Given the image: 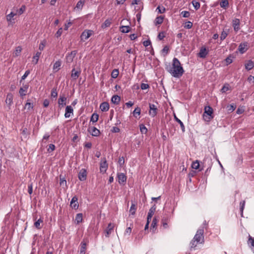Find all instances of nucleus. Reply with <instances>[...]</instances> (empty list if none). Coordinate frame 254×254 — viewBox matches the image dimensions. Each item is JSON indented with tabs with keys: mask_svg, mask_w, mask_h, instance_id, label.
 I'll list each match as a JSON object with an SVG mask.
<instances>
[{
	"mask_svg": "<svg viewBox=\"0 0 254 254\" xmlns=\"http://www.w3.org/2000/svg\"><path fill=\"white\" fill-rule=\"evenodd\" d=\"M111 24V20H109V19H106L104 23L102 24V28H105V27H109Z\"/></svg>",
	"mask_w": 254,
	"mask_h": 254,
	"instance_id": "79ce46f5",
	"label": "nucleus"
},
{
	"mask_svg": "<svg viewBox=\"0 0 254 254\" xmlns=\"http://www.w3.org/2000/svg\"><path fill=\"white\" fill-rule=\"evenodd\" d=\"M26 6L25 5H22L19 9H17L16 10L15 13H17V14L18 15H20L26 10Z\"/></svg>",
	"mask_w": 254,
	"mask_h": 254,
	"instance_id": "2f4dec72",
	"label": "nucleus"
},
{
	"mask_svg": "<svg viewBox=\"0 0 254 254\" xmlns=\"http://www.w3.org/2000/svg\"><path fill=\"white\" fill-rule=\"evenodd\" d=\"M120 97L117 95L113 96L111 98V102L116 105H118L120 102Z\"/></svg>",
	"mask_w": 254,
	"mask_h": 254,
	"instance_id": "4be33fe9",
	"label": "nucleus"
},
{
	"mask_svg": "<svg viewBox=\"0 0 254 254\" xmlns=\"http://www.w3.org/2000/svg\"><path fill=\"white\" fill-rule=\"evenodd\" d=\"M46 42L45 40H43V41H42L40 45H39V49L40 50V51H43L45 47V45H46Z\"/></svg>",
	"mask_w": 254,
	"mask_h": 254,
	"instance_id": "603ef678",
	"label": "nucleus"
},
{
	"mask_svg": "<svg viewBox=\"0 0 254 254\" xmlns=\"http://www.w3.org/2000/svg\"><path fill=\"white\" fill-rule=\"evenodd\" d=\"M62 32H63V28H59L58 29V30L57 31V32H56V33L55 34V36L57 38L60 37L61 36Z\"/></svg>",
	"mask_w": 254,
	"mask_h": 254,
	"instance_id": "e2e57ef3",
	"label": "nucleus"
},
{
	"mask_svg": "<svg viewBox=\"0 0 254 254\" xmlns=\"http://www.w3.org/2000/svg\"><path fill=\"white\" fill-rule=\"evenodd\" d=\"M199 244H200V243L195 241L193 239H192L190 243V250L192 251V250H195L197 245Z\"/></svg>",
	"mask_w": 254,
	"mask_h": 254,
	"instance_id": "412c9836",
	"label": "nucleus"
},
{
	"mask_svg": "<svg viewBox=\"0 0 254 254\" xmlns=\"http://www.w3.org/2000/svg\"><path fill=\"white\" fill-rule=\"evenodd\" d=\"M139 129H140V132L142 133H146L147 132V128L146 127L143 125V124H141L139 126Z\"/></svg>",
	"mask_w": 254,
	"mask_h": 254,
	"instance_id": "a19ab883",
	"label": "nucleus"
},
{
	"mask_svg": "<svg viewBox=\"0 0 254 254\" xmlns=\"http://www.w3.org/2000/svg\"><path fill=\"white\" fill-rule=\"evenodd\" d=\"M58 96V92L57 88H54L51 91V97L56 98Z\"/></svg>",
	"mask_w": 254,
	"mask_h": 254,
	"instance_id": "8fccbe9b",
	"label": "nucleus"
},
{
	"mask_svg": "<svg viewBox=\"0 0 254 254\" xmlns=\"http://www.w3.org/2000/svg\"><path fill=\"white\" fill-rule=\"evenodd\" d=\"M33 104L27 102L25 105V108H27L28 110H30L33 108Z\"/></svg>",
	"mask_w": 254,
	"mask_h": 254,
	"instance_id": "de8ad7c7",
	"label": "nucleus"
},
{
	"mask_svg": "<svg viewBox=\"0 0 254 254\" xmlns=\"http://www.w3.org/2000/svg\"><path fill=\"white\" fill-rule=\"evenodd\" d=\"M88 131L93 136H98L100 133V130L94 127H89Z\"/></svg>",
	"mask_w": 254,
	"mask_h": 254,
	"instance_id": "ddd939ff",
	"label": "nucleus"
},
{
	"mask_svg": "<svg viewBox=\"0 0 254 254\" xmlns=\"http://www.w3.org/2000/svg\"><path fill=\"white\" fill-rule=\"evenodd\" d=\"M162 225L165 229H167L169 227L168 225V220L166 218H163L161 220Z\"/></svg>",
	"mask_w": 254,
	"mask_h": 254,
	"instance_id": "49530a36",
	"label": "nucleus"
},
{
	"mask_svg": "<svg viewBox=\"0 0 254 254\" xmlns=\"http://www.w3.org/2000/svg\"><path fill=\"white\" fill-rule=\"evenodd\" d=\"M119 75V70L117 69H114L111 74L112 77L113 78H116Z\"/></svg>",
	"mask_w": 254,
	"mask_h": 254,
	"instance_id": "a18cd8bd",
	"label": "nucleus"
},
{
	"mask_svg": "<svg viewBox=\"0 0 254 254\" xmlns=\"http://www.w3.org/2000/svg\"><path fill=\"white\" fill-rule=\"evenodd\" d=\"M87 171L85 169H81L78 175V179L80 181H85L87 179Z\"/></svg>",
	"mask_w": 254,
	"mask_h": 254,
	"instance_id": "423d86ee",
	"label": "nucleus"
},
{
	"mask_svg": "<svg viewBox=\"0 0 254 254\" xmlns=\"http://www.w3.org/2000/svg\"><path fill=\"white\" fill-rule=\"evenodd\" d=\"M228 110L232 112L235 110L236 108V106L233 104L228 106Z\"/></svg>",
	"mask_w": 254,
	"mask_h": 254,
	"instance_id": "338daca9",
	"label": "nucleus"
},
{
	"mask_svg": "<svg viewBox=\"0 0 254 254\" xmlns=\"http://www.w3.org/2000/svg\"><path fill=\"white\" fill-rule=\"evenodd\" d=\"M232 25L235 32H237L240 29V21L239 19L235 18L232 21Z\"/></svg>",
	"mask_w": 254,
	"mask_h": 254,
	"instance_id": "9b49d317",
	"label": "nucleus"
},
{
	"mask_svg": "<svg viewBox=\"0 0 254 254\" xmlns=\"http://www.w3.org/2000/svg\"><path fill=\"white\" fill-rule=\"evenodd\" d=\"M136 210V205L134 203L132 202L131 206L129 209L130 215H134L135 214Z\"/></svg>",
	"mask_w": 254,
	"mask_h": 254,
	"instance_id": "c85d7f7f",
	"label": "nucleus"
},
{
	"mask_svg": "<svg viewBox=\"0 0 254 254\" xmlns=\"http://www.w3.org/2000/svg\"><path fill=\"white\" fill-rule=\"evenodd\" d=\"M81 72L80 68L79 67L77 70H76L74 67L71 70V77L74 80L77 79L79 76Z\"/></svg>",
	"mask_w": 254,
	"mask_h": 254,
	"instance_id": "0eeeda50",
	"label": "nucleus"
},
{
	"mask_svg": "<svg viewBox=\"0 0 254 254\" xmlns=\"http://www.w3.org/2000/svg\"><path fill=\"white\" fill-rule=\"evenodd\" d=\"M140 112H141L140 108H139V107H136V108H135L133 112V116L135 118H137L136 115H137L138 116H139L140 114Z\"/></svg>",
	"mask_w": 254,
	"mask_h": 254,
	"instance_id": "c03bdc74",
	"label": "nucleus"
},
{
	"mask_svg": "<svg viewBox=\"0 0 254 254\" xmlns=\"http://www.w3.org/2000/svg\"><path fill=\"white\" fill-rule=\"evenodd\" d=\"M83 219L82 213H78L75 216V222L76 224H79L81 223Z\"/></svg>",
	"mask_w": 254,
	"mask_h": 254,
	"instance_id": "393cba45",
	"label": "nucleus"
},
{
	"mask_svg": "<svg viewBox=\"0 0 254 254\" xmlns=\"http://www.w3.org/2000/svg\"><path fill=\"white\" fill-rule=\"evenodd\" d=\"M70 205L72 209L76 210L79 207L78 202V198L76 196H74L70 201Z\"/></svg>",
	"mask_w": 254,
	"mask_h": 254,
	"instance_id": "6e6552de",
	"label": "nucleus"
},
{
	"mask_svg": "<svg viewBox=\"0 0 254 254\" xmlns=\"http://www.w3.org/2000/svg\"><path fill=\"white\" fill-rule=\"evenodd\" d=\"M122 32L127 33L130 30V27L129 26H122L120 27Z\"/></svg>",
	"mask_w": 254,
	"mask_h": 254,
	"instance_id": "72a5a7b5",
	"label": "nucleus"
},
{
	"mask_svg": "<svg viewBox=\"0 0 254 254\" xmlns=\"http://www.w3.org/2000/svg\"><path fill=\"white\" fill-rule=\"evenodd\" d=\"M245 202H246L245 200H243V201H241L240 203V210L241 214L242 216H243V211H244L245 206Z\"/></svg>",
	"mask_w": 254,
	"mask_h": 254,
	"instance_id": "e433bc0d",
	"label": "nucleus"
},
{
	"mask_svg": "<svg viewBox=\"0 0 254 254\" xmlns=\"http://www.w3.org/2000/svg\"><path fill=\"white\" fill-rule=\"evenodd\" d=\"M117 178L118 179L119 183L120 185H124L127 181V176L124 173H118Z\"/></svg>",
	"mask_w": 254,
	"mask_h": 254,
	"instance_id": "1a4fd4ad",
	"label": "nucleus"
},
{
	"mask_svg": "<svg viewBox=\"0 0 254 254\" xmlns=\"http://www.w3.org/2000/svg\"><path fill=\"white\" fill-rule=\"evenodd\" d=\"M167 70L172 76L177 78L182 76L184 72V70L180 62L176 58L173 59L172 66L167 68Z\"/></svg>",
	"mask_w": 254,
	"mask_h": 254,
	"instance_id": "f257e3e1",
	"label": "nucleus"
},
{
	"mask_svg": "<svg viewBox=\"0 0 254 254\" xmlns=\"http://www.w3.org/2000/svg\"><path fill=\"white\" fill-rule=\"evenodd\" d=\"M149 115L152 118L155 117L158 112V108L156 105L154 104H149Z\"/></svg>",
	"mask_w": 254,
	"mask_h": 254,
	"instance_id": "39448f33",
	"label": "nucleus"
},
{
	"mask_svg": "<svg viewBox=\"0 0 254 254\" xmlns=\"http://www.w3.org/2000/svg\"><path fill=\"white\" fill-rule=\"evenodd\" d=\"M100 108L102 112L108 111L109 109V104L107 102H104L100 104Z\"/></svg>",
	"mask_w": 254,
	"mask_h": 254,
	"instance_id": "6ab92c4d",
	"label": "nucleus"
},
{
	"mask_svg": "<svg viewBox=\"0 0 254 254\" xmlns=\"http://www.w3.org/2000/svg\"><path fill=\"white\" fill-rule=\"evenodd\" d=\"M5 102L9 106H11V105L12 104L13 95L12 93H9L7 94Z\"/></svg>",
	"mask_w": 254,
	"mask_h": 254,
	"instance_id": "aec40b11",
	"label": "nucleus"
},
{
	"mask_svg": "<svg viewBox=\"0 0 254 254\" xmlns=\"http://www.w3.org/2000/svg\"><path fill=\"white\" fill-rule=\"evenodd\" d=\"M157 37L159 39V40H163L164 39V38L165 37L164 32H160L158 34Z\"/></svg>",
	"mask_w": 254,
	"mask_h": 254,
	"instance_id": "774afa93",
	"label": "nucleus"
},
{
	"mask_svg": "<svg viewBox=\"0 0 254 254\" xmlns=\"http://www.w3.org/2000/svg\"><path fill=\"white\" fill-rule=\"evenodd\" d=\"M66 97L64 96H60L58 100L59 107L60 108L64 107L66 104Z\"/></svg>",
	"mask_w": 254,
	"mask_h": 254,
	"instance_id": "2eb2a0df",
	"label": "nucleus"
},
{
	"mask_svg": "<svg viewBox=\"0 0 254 254\" xmlns=\"http://www.w3.org/2000/svg\"><path fill=\"white\" fill-rule=\"evenodd\" d=\"M74 58L67 54L65 57L66 61L67 63H71L73 62Z\"/></svg>",
	"mask_w": 254,
	"mask_h": 254,
	"instance_id": "3c124183",
	"label": "nucleus"
},
{
	"mask_svg": "<svg viewBox=\"0 0 254 254\" xmlns=\"http://www.w3.org/2000/svg\"><path fill=\"white\" fill-rule=\"evenodd\" d=\"M184 27L187 29H190L192 27V23L190 21H188L186 22Z\"/></svg>",
	"mask_w": 254,
	"mask_h": 254,
	"instance_id": "bf43d9fd",
	"label": "nucleus"
},
{
	"mask_svg": "<svg viewBox=\"0 0 254 254\" xmlns=\"http://www.w3.org/2000/svg\"><path fill=\"white\" fill-rule=\"evenodd\" d=\"M208 53V52L206 48L205 47H202L200 49L199 53H198V56L201 58H205Z\"/></svg>",
	"mask_w": 254,
	"mask_h": 254,
	"instance_id": "dca6fc26",
	"label": "nucleus"
},
{
	"mask_svg": "<svg viewBox=\"0 0 254 254\" xmlns=\"http://www.w3.org/2000/svg\"><path fill=\"white\" fill-rule=\"evenodd\" d=\"M228 35V32L223 30L220 36V40L221 41H223L227 36Z\"/></svg>",
	"mask_w": 254,
	"mask_h": 254,
	"instance_id": "09e8293b",
	"label": "nucleus"
},
{
	"mask_svg": "<svg viewBox=\"0 0 254 254\" xmlns=\"http://www.w3.org/2000/svg\"><path fill=\"white\" fill-rule=\"evenodd\" d=\"M80 254H85V251L86 250V243L82 241L80 244Z\"/></svg>",
	"mask_w": 254,
	"mask_h": 254,
	"instance_id": "a878e982",
	"label": "nucleus"
},
{
	"mask_svg": "<svg viewBox=\"0 0 254 254\" xmlns=\"http://www.w3.org/2000/svg\"><path fill=\"white\" fill-rule=\"evenodd\" d=\"M220 5L221 7L226 9L229 5V2L227 0H224L220 2Z\"/></svg>",
	"mask_w": 254,
	"mask_h": 254,
	"instance_id": "c9c22d12",
	"label": "nucleus"
},
{
	"mask_svg": "<svg viewBox=\"0 0 254 254\" xmlns=\"http://www.w3.org/2000/svg\"><path fill=\"white\" fill-rule=\"evenodd\" d=\"M61 66V61L59 60L56 61L53 66L54 70H55L56 71H58L60 69V66Z\"/></svg>",
	"mask_w": 254,
	"mask_h": 254,
	"instance_id": "c756f323",
	"label": "nucleus"
},
{
	"mask_svg": "<svg viewBox=\"0 0 254 254\" xmlns=\"http://www.w3.org/2000/svg\"><path fill=\"white\" fill-rule=\"evenodd\" d=\"M164 17L163 16H157L154 20V24L155 25L161 24L164 20Z\"/></svg>",
	"mask_w": 254,
	"mask_h": 254,
	"instance_id": "b1692460",
	"label": "nucleus"
},
{
	"mask_svg": "<svg viewBox=\"0 0 254 254\" xmlns=\"http://www.w3.org/2000/svg\"><path fill=\"white\" fill-rule=\"evenodd\" d=\"M157 224V220L156 218H153L152 222L151 224L150 230H152V232H154V231L156 229Z\"/></svg>",
	"mask_w": 254,
	"mask_h": 254,
	"instance_id": "cd10ccee",
	"label": "nucleus"
},
{
	"mask_svg": "<svg viewBox=\"0 0 254 254\" xmlns=\"http://www.w3.org/2000/svg\"><path fill=\"white\" fill-rule=\"evenodd\" d=\"M22 50V48L21 47H17L15 50V55L16 57H17L19 55Z\"/></svg>",
	"mask_w": 254,
	"mask_h": 254,
	"instance_id": "6e6d98bb",
	"label": "nucleus"
},
{
	"mask_svg": "<svg viewBox=\"0 0 254 254\" xmlns=\"http://www.w3.org/2000/svg\"><path fill=\"white\" fill-rule=\"evenodd\" d=\"M118 163H119V164L120 165V166L121 167H122L123 166V165L125 163V159H124V157L123 156L120 157V158L119 159Z\"/></svg>",
	"mask_w": 254,
	"mask_h": 254,
	"instance_id": "4d7b16f0",
	"label": "nucleus"
},
{
	"mask_svg": "<svg viewBox=\"0 0 254 254\" xmlns=\"http://www.w3.org/2000/svg\"><path fill=\"white\" fill-rule=\"evenodd\" d=\"M149 87V86L148 84L142 83L140 85V88L142 90L147 89Z\"/></svg>",
	"mask_w": 254,
	"mask_h": 254,
	"instance_id": "69168bd1",
	"label": "nucleus"
},
{
	"mask_svg": "<svg viewBox=\"0 0 254 254\" xmlns=\"http://www.w3.org/2000/svg\"><path fill=\"white\" fill-rule=\"evenodd\" d=\"M41 52H37L35 55L33 57V62L35 63V64H37L38 62V60H39V58L40 57V56H41Z\"/></svg>",
	"mask_w": 254,
	"mask_h": 254,
	"instance_id": "473e14b6",
	"label": "nucleus"
},
{
	"mask_svg": "<svg viewBox=\"0 0 254 254\" xmlns=\"http://www.w3.org/2000/svg\"><path fill=\"white\" fill-rule=\"evenodd\" d=\"M114 228V225L112 223H109L105 231V236L106 237H109L110 235L113 231V229Z\"/></svg>",
	"mask_w": 254,
	"mask_h": 254,
	"instance_id": "f8f14e48",
	"label": "nucleus"
},
{
	"mask_svg": "<svg viewBox=\"0 0 254 254\" xmlns=\"http://www.w3.org/2000/svg\"><path fill=\"white\" fill-rule=\"evenodd\" d=\"M17 15V13L14 12L13 11H11L9 14H7L6 16V20L8 22H11V20L12 18Z\"/></svg>",
	"mask_w": 254,
	"mask_h": 254,
	"instance_id": "7c9ffc66",
	"label": "nucleus"
},
{
	"mask_svg": "<svg viewBox=\"0 0 254 254\" xmlns=\"http://www.w3.org/2000/svg\"><path fill=\"white\" fill-rule=\"evenodd\" d=\"M156 10H158V12L159 13H163L165 11V8L163 6L160 7V6H158L157 7Z\"/></svg>",
	"mask_w": 254,
	"mask_h": 254,
	"instance_id": "680f3d73",
	"label": "nucleus"
},
{
	"mask_svg": "<svg viewBox=\"0 0 254 254\" xmlns=\"http://www.w3.org/2000/svg\"><path fill=\"white\" fill-rule=\"evenodd\" d=\"M99 116L96 113H94L92 114L91 119L90 122H92L93 123L96 122L98 120Z\"/></svg>",
	"mask_w": 254,
	"mask_h": 254,
	"instance_id": "4c0bfd02",
	"label": "nucleus"
},
{
	"mask_svg": "<svg viewBox=\"0 0 254 254\" xmlns=\"http://www.w3.org/2000/svg\"><path fill=\"white\" fill-rule=\"evenodd\" d=\"M29 85L28 84L23 85L22 87H21L19 89V93L21 96H23L26 95V93L27 91Z\"/></svg>",
	"mask_w": 254,
	"mask_h": 254,
	"instance_id": "a211bd4d",
	"label": "nucleus"
},
{
	"mask_svg": "<svg viewBox=\"0 0 254 254\" xmlns=\"http://www.w3.org/2000/svg\"><path fill=\"white\" fill-rule=\"evenodd\" d=\"M169 51V47L167 46H165L164 47L163 49L162 50V53L166 55Z\"/></svg>",
	"mask_w": 254,
	"mask_h": 254,
	"instance_id": "0e129e2a",
	"label": "nucleus"
},
{
	"mask_svg": "<svg viewBox=\"0 0 254 254\" xmlns=\"http://www.w3.org/2000/svg\"><path fill=\"white\" fill-rule=\"evenodd\" d=\"M204 112L203 114V117L204 118L205 114L209 116L208 120L207 121H209L210 120L213 118V116H212L213 113V110L212 107L209 106H205L204 109Z\"/></svg>",
	"mask_w": 254,
	"mask_h": 254,
	"instance_id": "20e7f679",
	"label": "nucleus"
},
{
	"mask_svg": "<svg viewBox=\"0 0 254 254\" xmlns=\"http://www.w3.org/2000/svg\"><path fill=\"white\" fill-rule=\"evenodd\" d=\"M181 15H182L183 17L188 18L190 15V13L188 11H183L181 13Z\"/></svg>",
	"mask_w": 254,
	"mask_h": 254,
	"instance_id": "864d4df0",
	"label": "nucleus"
},
{
	"mask_svg": "<svg viewBox=\"0 0 254 254\" xmlns=\"http://www.w3.org/2000/svg\"><path fill=\"white\" fill-rule=\"evenodd\" d=\"M43 222V220L41 218L39 219L37 221H36L35 223H34V226L35 227L38 229H40L41 228V226L40 225V224L41 223Z\"/></svg>",
	"mask_w": 254,
	"mask_h": 254,
	"instance_id": "ea45409f",
	"label": "nucleus"
},
{
	"mask_svg": "<svg viewBox=\"0 0 254 254\" xmlns=\"http://www.w3.org/2000/svg\"><path fill=\"white\" fill-rule=\"evenodd\" d=\"M108 165L107 163V161H106V159L105 158L104 160L100 163V172L102 173H105L108 169Z\"/></svg>",
	"mask_w": 254,
	"mask_h": 254,
	"instance_id": "4468645a",
	"label": "nucleus"
},
{
	"mask_svg": "<svg viewBox=\"0 0 254 254\" xmlns=\"http://www.w3.org/2000/svg\"><path fill=\"white\" fill-rule=\"evenodd\" d=\"M194 9L196 10L200 8V3L198 1L193 0L191 2Z\"/></svg>",
	"mask_w": 254,
	"mask_h": 254,
	"instance_id": "58836bf2",
	"label": "nucleus"
},
{
	"mask_svg": "<svg viewBox=\"0 0 254 254\" xmlns=\"http://www.w3.org/2000/svg\"><path fill=\"white\" fill-rule=\"evenodd\" d=\"M73 115V109L71 106H67L65 110L64 117L65 118H69Z\"/></svg>",
	"mask_w": 254,
	"mask_h": 254,
	"instance_id": "9d476101",
	"label": "nucleus"
},
{
	"mask_svg": "<svg viewBox=\"0 0 254 254\" xmlns=\"http://www.w3.org/2000/svg\"><path fill=\"white\" fill-rule=\"evenodd\" d=\"M94 31L92 30L85 29L81 33L80 35V40L81 41L84 42L88 39L91 36L93 35Z\"/></svg>",
	"mask_w": 254,
	"mask_h": 254,
	"instance_id": "7ed1b4c3",
	"label": "nucleus"
},
{
	"mask_svg": "<svg viewBox=\"0 0 254 254\" xmlns=\"http://www.w3.org/2000/svg\"><path fill=\"white\" fill-rule=\"evenodd\" d=\"M200 165L199 161L198 160H196L193 162L191 165V167L193 169H198L199 168Z\"/></svg>",
	"mask_w": 254,
	"mask_h": 254,
	"instance_id": "37998d69",
	"label": "nucleus"
},
{
	"mask_svg": "<svg viewBox=\"0 0 254 254\" xmlns=\"http://www.w3.org/2000/svg\"><path fill=\"white\" fill-rule=\"evenodd\" d=\"M55 149V145L53 144H50L49 146V148L47 149L48 152L53 151Z\"/></svg>",
	"mask_w": 254,
	"mask_h": 254,
	"instance_id": "052dcab7",
	"label": "nucleus"
},
{
	"mask_svg": "<svg viewBox=\"0 0 254 254\" xmlns=\"http://www.w3.org/2000/svg\"><path fill=\"white\" fill-rule=\"evenodd\" d=\"M254 67V63L251 61L249 60L246 64H245V68L248 70H250L253 69Z\"/></svg>",
	"mask_w": 254,
	"mask_h": 254,
	"instance_id": "5701e85b",
	"label": "nucleus"
},
{
	"mask_svg": "<svg viewBox=\"0 0 254 254\" xmlns=\"http://www.w3.org/2000/svg\"><path fill=\"white\" fill-rule=\"evenodd\" d=\"M174 118L176 121H177L180 125L182 131L183 132H185V127L183 122L180 119H179L175 115L174 116Z\"/></svg>",
	"mask_w": 254,
	"mask_h": 254,
	"instance_id": "f704fd0d",
	"label": "nucleus"
},
{
	"mask_svg": "<svg viewBox=\"0 0 254 254\" xmlns=\"http://www.w3.org/2000/svg\"><path fill=\"white\" fill-rule=\"evenodd\" d=\"M28 192L30 194H31L33 192V184L32 183L28 185Z\"/></svg>",
	"mask_w": 254,
	"mask_h": 254,
	"instance_id": "13d9d810",
	"label": "nucleus"
},
{
	"mask_svg": "<svg viewBox=\"0 0 254 254\" xmlns=\"http://www.w3.org/2000/svg\"><path fill=\"white\" fill-rule=\"evenodd\" d=\"M155 210H156V206H155V205H154L153 206H152L150 208V209L149 210V212H148V215H147V220H149V221L151 220V218L155 211Z\"/></svg>",
	"mask_w": 254,
	"mask_h": 254,
	"instance_id": "f3484780",
	"label": "nucleus"
},
{
	"mask_svg": "<svg viewBox=\"0 0 254 254\" xmlns=\"http://www.w3.org/2000/svg\"><path fill=\"white\" fill-rule=\"evenodd\" d=\"M85 0H79L77 2V3L76 5V6L74 8L79 9V10L82 9V7L85 3Z\"/></svg>",
	"mask_w": 254,
	"mask_h": 254,
	"instance_id": "bb28decb",
	"label": "nucleus"
},
{
	"mask_svg": "<svg viewBox=\"0 0 254 254\" xmlns=\"http://www.w3.org/2000/svg\"><path fill=\"white\" fill-rule=\"evenodd\" d=\"M229 90V84H225L221 89L222 93H225Z\"/></svg>",
	"mask_w": 254,
	"mask_h": 254,
	"instance_id": "5fc2aeb1",
	"label": "nucleus"
},
{
	"mask_svg": "<svg viewBox=\"0 0 254 254\" xmlns=\"http://www.w3.org/2000/svg\"><path fill=\"white\" fill-rule=\"evenodd\" d=\"M204 227L198 229L196 231L195 235L193 237V239L197 242L200 243V244H202L204 242Z\"/></svg>",
	"mask_w": 254,
	"mask_h": 254,
	"instance_id": "f03ea898",
	"label": "nucleus"
}]
</instances>
